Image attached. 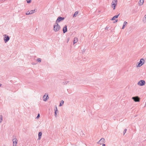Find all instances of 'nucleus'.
I'll list each match as a JSON object with an SVG mask.
<instances>
[{"instance_id":"obj_1","label":"nucleus","mask_w":146,"mask_h":146,"mask_svg":"<svg viewBox=\"0 0 146 146\" xmlns=\"http://www.w3.org/2000/svg\"><path fill=\"white\" fill-rule=\"evenodd\" d=\"M53 30L55 32L58 31L61 27L57 23H55L53 26Z\"/></svg>"},{"instance_id":"obj_2","label":"nucleus","mask_w":146,"mask_h":146,"mask_svg":"<svg viewBox=\"0 0 146 146\" xmlns=\"http://www.w3.org/2000/svg\"><path fill=\"white\" fill-rule=\"evenodd\" d=\"M145 60L144 59L141 58L139 62H138V65H137V67H140L143 65L144 63Z\"/></svg>"},{"instance_id":"obj_3","label":"nucleus","mask_w":146,"mask_h":146,"mask_svg":"<svg viewBox=\"0 0 146 146\" xmlns=\"http://www.w3.org/2000/svg\"><path fill=\"white\" fill-rule=\"evenodd\" d=\"M3 36L4 40L5 43H6L8 42L10 39V37L7 35L5 34Z\"/></svg>"},{"instance_id":"obj_4","label":"nucleus","mask_w":146,"mask_h":146,"mask_svg":"<svg viewBox=\"0 0 146 146\" xmlns=\"http://www.w3.org/2000/svg\"><path fill=\"white\" fill-rule=\"evenodd\" d=\"M64 19L65 18L64 17L59 16L58 17L55 23H58L64 20Z\"/></svg>"},{"instance_id":"obj_5","label":"nucleus","mask_w":146,"mask_h":146,"mask_svg":"<svg viewBox=\"0 0 146 146\" xmlns=\"http://www.w3.org/2000/svg\"><path fill=\"white\" fill-rule=\"evenodd\" d=\"M145 81L143 80H141L139 81L137 83V84L141 86H142L145 85Z\"/></svg>"},{"instance_id":"obj_6","label":"nucleus","mask_w":146,"mask_h":146,"mask_svg":"<svg viewBox=\"0 0 146 146\" xmlns=\"http://www.w3.org/2000/svg\"><path fill=\"white\" fill-rule=\"evenodd\" d=\"M132 99L135 102H139L140 101V99L138 96L133 97H132Z\"/></svg>"},{"instance_id":"obj_7","label":"nucleus","mask_w":146,"mask_h":146,"mask_svg":"<svg viewBox=\"0 0 146 146\" xmlns=\"http://www.w3.org/2000/svg\"><path fill=\"white\" fill-rule=\"evenodd\" d=\"M105 142V139L104 138H102L97 142V143L101 145L102 144V143H104Z\"/></svg>"},{"instance_id":"obj_8","label":"nucleus","mask_w":146,"mask_h":146,"mask_svg":"<svg viewBox=\"0 0 146 146\" xmlns=\"http://www.w3.org/2000/svg\"><path fill=\"white\" fill-rule=\"evenodd\" d=\"M44 101H46L49 98L48 94L46 95V93L45 94L44 96Z\"/></svg>"},{"instance_id":"obj_9","label":"nucleus","mask_w":146,"mask_h":146,"mask_svg":"<svg viewBox=\"0 0 146 146\" xmlns=\"http://www.w3.org/2000/svg\"><path fill=\"white\" fill-rule=\"evenodd\" d=\"M117 4V3H114V1H112V2L111 7L113 8V10H114L115 9Z\"/></svg>"},{"instance_id":"obj_10","label":"nucleus","mask_w":146,"mask_h":146,"mask_svg":"<svg viewBox=\"0 0 146 146\" xmlns=\"http://www.w3.org/2000/svg\"><path fill=\"white\" fill-rule=\"evenodd\" d=\"M63 31L64 33H65L67 31V26L66 25H65L63 28Z\"/></svg>"},{"instance_id":"obj_11","label":"nucleus","mask_w":146,"mask_h":146,"mask_svg":"<svg viewBox=\"0 0 146 146\" xmlns=\"http://www.w3.org/2000/svg\"><path fill=\"white\" fill-rule=\"evenodd\" d=\"M120 15V13L119 14L117 15H115L114 16H113L111 19V20L113 21L115 20V19L117 18L118 17V16Z\"/></svg>"},{"instance_id":"obj_12","label":"nucleus","mask_w":146,"mask_h":146,"mask_svg":"<svg viewBox=\"0 0 146 146\" xmlns=\"http://www.w3.org/2000/svg\"><path fill=\"white\" fill-rule=\"evenodd\" d=\"M13 137H15L13 139H12V141H13V143H17V139L16 138V136H15L13 135Z\"/></svg>"},{"instance_id":"obj_13","label":"nucleus","mask_w":146,"mask_h":146,"mask_svg":"<svg viewBox=\"0 0 146 146\" xmlns=\"http://www.w3.org/2000/svg\"><path fill=\"white\" fill-rule=\"evenodd\" d=\"M144 2V0H140L138 4L139 6H141L143 5Z\"/></svg>"},{"instance_id":"obj_14","label":"nucleus","mask_w":146,"mask_h":146,"mask_svg":"<svg viewBox=\"0 0 146 146\" xmlns=\"http://www.w3.org/2000/svg\"><path fill=\"white\" fill-rule=\"evenodd\" d=\"M42 132L40 131V132H39V133H38V139L39 140L41 139V136H42Z\"/></svg>"},{"instance_id":"obj_15","label":"nucleus","mask_w":146,"mask_h":146,"mask_svg":"<svg viewBox=\"0 0 146 146\" xmlns=\"http://www.w3.org/2000/svg\"><path fill=\"white\" fill-rule=\"evenodd\" d=\"M127 24V23L126 21H124V22L123 26L122 28V29H123L125 28L126 25Z\"/></svg>"},{"instance_id":"obj_16","label":"nucleus","mask_w":146,"mask_h":146,"mask_svg":"<svg viewBox=\"0 0 146 146\" xmlns=\"http://www.w3.org/2000/svg\"><path fill=\"white\" fill-rule=\"evenodd\" d=\"M78 13H79V11H76L74 13L73 15V17H76L77 16V15L78 14Z\"/></svg>"},{"instance_id":"obj_17","label":"nucleus","mask_w":146,"mask_h":146,"mask_svg":"<svg viewBox=\"0 0 146 146\" xmlns=\"http://www.w3.org/2000/svg\"><path fill=\"white\" fill-rule=\"evenodd\" d=\"M78 41V39L76 37L74 38V40L73 41L74 44L77 42Z\"/></svg>"},{"instance_id":"obj_18","label":"nucleus","mask_w":146,"mask_h":146,"mask_svg":"<svg viewBox=\"0 0 146 146\" xmlns=\"http://www.w3.org/2000/svg\"><path fill=\"white\" fill-rule=\"evenodd\" d=\"M64 103V101L63 100H62L61 101V102H60V104H59V106H62V105Z\"/></svg>"},{"instance_id":"obj_19","label":"nucleus","mask_w":146,"mask_h":146,"mask_svg":"<svg viewBox=\"0 0 146 146\" xmlns=\"http://www.w3.org/2000/svg\"><path fill=\"white\" fill-rule=\"evenodd\" d=\"M3 120V116L2 115H0V123H1Z\"/></svg>"},{"instance_id":"obj_20","label":"nucleus","mask_w":146,"mask_h":146,"mask_svg":"<svg viewBox=\"0 0 146 146\" xmlns=\"http://www.w3.org/2000/svg\"><path fill=\"white\" fill-rule=\"evenodd\" d=\"M68 81L64 82H63V85H66L68 83Z\"/></svg>"},{"instance_id":"obj_21","label":"nucleus","mask_w":146,"mask_h":146,"mask_svg":"<svg viewBox=\"0 0 146 146\" xmlns=\"http://www.w3.org/2000/svg\"><path fill=\"white\" fill-rule=\"evenodd\" d=\"M37 61L38 62H40L41 61V58H38L37 59Z\"/></svg>"},{"instance_id":"obj_22","label":"nucleus","mask_w":146,"mask_h":146,"mask_svg":"<svg viewBox=\"0 0 146 146\" xmlns=\"http://www.w3.org/2000/svg\"><path fill=\"white\" fill-rule=\"evenodd\" d=\"M31 0H27V3H29L31 2Z\"/></svg>"},{"instance_id":"obj_23","label":"nucleus","mask_w":146,"mask_h":146,"mask_svg":"<svg viewBox=\"0 0 146 146\" xmlns=\"http://www.w3.org/2000/svg\"><path fill=\"white\" fill-rule=\"evenodd\" d=\"M127 130V129H125L123 131V135H125V133H126Z\"/></svg>"},{"instance_id":"obj_24","label":"nucleus","mask_w":146,"mask_h":146,"mask_svg":"<svg viewBox=\"0 0 146 146\" xmlns=\"http://www.w3.org/2000/svg\"><path fill=\"white\" fill-rule=\"evenodd\" d=\"M40 117V114L39 113L38 114L37 116L36 117V118L38 119Z\"/></svg>"},{"instance_id":"obj_25","label":"nucleus","mask_w":146,"mask_h":146,"mask_svg":"<svg viewBox=\"0 0 146 146\" xmlns=\"http://www.w3.org/2000/svg\"><path fill=\"white\" fill-rule=\"evenodd\" d=\"M26 15H31V13H30L29 12V11H28L27 13H26Z\"/></svg>"},{"instance_id":"obj_26","label":"nucleus","mask_w":146,"mask_h":146,"mask_svg":"<svg viewBox=\"0 0 146 146\" xmlns=\"http://www.w3.org/2000/svg\"><path fill=\"white\" fill-rule=\"evenodd\" d=\"M29 12L30 13H31V14H33V13H34V12L32 10H31L30 12Z\"/></svg>"},{"instance_id":"obj_27","label":"nucleus","mask_w":146,"mask_h":146,"mask_svg":"<svg viewBox=\"0 0 146 146\" xmlns=\"http://www.w3.org/2000/svg\"><path fill=\"white\" fill-rule=\"evenodd\" d=\"M118 21V19L115 20V21L113 22V23H116V22H117Z\"/></svg>"},{"instance_id":"obj_28","label":"nucleus","mask_w":146,"mask_h":146,"mask_svg":"<svg viewBox=\"0 0 146 146\" xmlns=\"http://www.w3.org/2000/svg\"><path fill=\"white\" fill-rule=\"evenodd\" d=\"M17 143H13V146H16Z\"/></svg>"},{"instance_id":"obj_29","label":"nucleus","mask_w":146,"mask_h":146,"mask_svg":"<svg viewBox=\"0 0 146 146\" xmlns=\"http://www.w3.org/2000/svg\"><path fill=\"white\" fill-rule=\"evenodd\" d=\"M113 1H114V3H117V0H113Z\"/></svg>"},{"instance_id":"obj_30","label":"nucleus","mask_w":146,"mask_h":146,"mask_svg":"<svg viewBox=\"0 0 146 146\" xmlns=\"http://www.w3.org/2000/svg\"><path fill=\"white\" fill-rule=\"evenodd\" d=\"M144 19L145 21V22H146V14L144 16Z\"/></svg>"},{"instance_id":"obj_31","label":"nucleus","mask_w":146,"mask_h":146,"mask_svg":"<svg viewBox=\"0 0 146 146\" xmlns=\"http://www.w3.org/2000/svg\"><path fill=\"white\" fill-rule=\"evenodd\" d=\"M57 113H56V112H54V116H55V117H56Z\"/></svg>"},{"instance_id":"obj_32","label":"nucleus","mask_w":146,"mask_h":146,"mask_svg":"<svg viewBox=\"0 0 146 146\" xmlns=\"http://www.w3.org/2000/svg\"><path fill=\"white\" fill-rule=\"evenodd\" d=\"M108 28H109V27H108V26H107L106 27V28H105V29H106V30H108Z\"/></svg>"},{"instance_id":"obj_33","label":"nucleus","mask_w":146,"mask_h":146,"mask_svg":"<svg viewBox=\"0 0 146 146\" xmlns=\"http://www.w3.org/2000/svg\"><path fill=\"white\" fill-rule=\"evenodd\" d=\"M85 51V50H84V49H83V50H82V53L83 54V53H84V52Z\"/></svg>"},{"instance_id":"obj_34","label":"nucleus","mask_w":146,"mask_h":146,"mask_svg":"<svg viewBox=\"0 0 146 146\" xmlns=\"http://www.w3.org/2000/svg\"><path fill=\"white\" fill-rule=\"evenodd\" d=\"M54 110H55H55H58L56 106V108H55V109H54Z\"/></svg>"},{"instance_id":"obj_35","label":"nucleus","mask_w":146,"mask_h":146,"mask_svg":"<svg viewBox=\"0 0 146 146\" xmlns=\"http://www.w3.org/2000/svg\"><path fill=\"white\" fill-rule=\"evenodd\" d=\"M102 146H106V145L105 144L103 143L102 144Z\"/></svg>"},{"instance_id":"obj_36","label":"nucleus","mask_w":146,"mask_h":146,"mask_svg":"<svg viewBox=\"0 0 146 146\" xmlns=\"http://www.w3.org/2000/svg\"><path fill=\"white\" fill-rule=\"evenodd\" d=\"M55 112H56V113H58V110H55Z\"/></svg>"},{"instance_id":"obj_37","label":"nucleus","mask_w":146,"mask_h":146,"mask_svg":"<svg viewBox=\"0 0 146 146\" xmlns=\"http://www.w3.org/2000/svg\"><path fill=\"white\" fill-rule=\"evenodd\" d=\"M33 10V11L34 12V13L35 12H36L35 11V9H34V10Z\"/></svg>"},{"instance_id":"obj_38","label":"nucleus","mask_w":146,"mask_h":146,"mask_svg":"<svg viewBox=\"0 0 146 146\" xmlns=\"http://www.w3.org/2000/svg\"><path fill=\"white\" fill-rule=\"evenodd\" d=\"M2 84H0V87L1 86Z\"/></svg>"}]
</instances>
